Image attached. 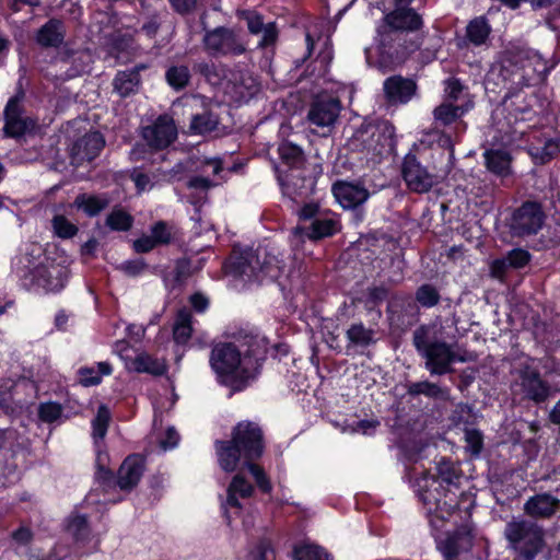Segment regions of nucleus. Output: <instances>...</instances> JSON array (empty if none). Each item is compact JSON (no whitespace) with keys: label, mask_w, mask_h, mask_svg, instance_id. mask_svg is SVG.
I'll list each match as a JSON object with an SVG mask.
<instances>
[{"label":"nucleus","mask_w":560,"mask_h":560,"mask_svg":"<svg viewBox=\"0 0 560 560\" xmlns=\"http://www.w3.org/2000/svg\"><path fill=\"white\" fill-rule=\"evenodd\" d=\"M215 447L219 465L223 470L229 472L246 467L261 491H271V483L265 471L253 463L264 452L262 432L258 424L249 421L240 422L233 430L232 440L218 441Z\"/></svg>","instance_id":"obj_1"},{"label":"nucleus","mask_w":560,"mask_h":560,"mask_svg":"<svg viewBox=\"0 0 560 560\" xmlns=\"http://www.w3.org/2000/svg\"><path fill=\"white\" fill-rule=\"evenodd\" d=\"M12 268L25 288L46 293L61 291L70 276L65 264L43 256L38 244L26 245L23 253L12 260Z\"/></svg>","instance_id":"obj_2"},{"label":"nucleus","mask_w":560,"mask_h":560,"mask_svg":"<svg viewBox=\"0 0 560 560\" xmlns=\"http://www.w3.org/2000/svg\"><path fill=\"white\" fill-rule=\"evenodd\" d=\"M436 477H424L419 483V498L422 501L429 522L435 529H442L457 508V495L450 487L459 479L456 467L448 460L436 466Z\"/></svg>","instance_id":"obj_3"},{"label":"nucleus","mask_w":560,"mask_h":560,"mask_svg":"<svg viewBox=\"0 0 560 560\" xmlns=\"http://www.w3.org/2000/svg\"><path fill=\"white\" fill-rule=\"evenodd\" d=\"M445 326L440 319L422 325L413 331V346L424 359V366L431 375H444L452 372V364L466 362L457 345L446 343Z\"/></svg>","instance_id":"obj_4"},{"label":"nucleus","mask_w":560,"mask_h":560,"mask_svg":"<svg viewBox=\"0 0 560 560\" xmlns=\"http://www.w3.org/2000/svg\"><path fill=\"white\" fill-rule=\"evenodd\" d=\"M243 358L233 343H219L211 352L210 364L221 383L240 389L254 374L260 358L249 349Z\"/></svg>","instance_id":"obj_5"},{"label":"nucleus","mask_w":560,"mask_h":560,"mask_svg":"<svg viewBox=\"0 0 560 560\" xmlns=\"http://www.w3.org/2000/svg\"><path fill=\"white\" fill-rule=\"evenodd\" d=\"M508 548L523 560H534L545 547V533L540 525L524 518H513L504 528Z\"/></svg>","instance_id":"obj_6"},{"label":"nucleus","mask_w":560,"mask_h":560,"mask_svg":"<svg viewBox=\"0 0 560 560\" xmlns=\"http://www.w3.org/2000/svg\"><path fill=\"white\" fill-rule=\"evenodd\" d=\"M512 390L514 395L535 402H542L550 396V387L541 380L539 372L529 364H524L516 370Z\"/></svg>","instance_id":"obj_7"},{"label":"nucleus","mask_w":560,"mask_h":560,"mask_svg":"<svg viewBox=\"0 0 560 560\" xmlns=\"http://www.w3.org/2000/svg\"><path fill=\"white\" fill-rule=\"evenodd\" d=\"M393 135L394 127L387 122L377 127H368L357 131L351 140V147L366 151L373 156H380L393 147Z\"/></svg>","instance_id":"obj_8"},{"label":"nucleus","mask_w":560,"mask_h":560,"mask_svg":"<svg viewBox=\"0 0 560 560\" xmlns=\"http://www.w3.org/2000/svg\"><path fill=\"white\" fill-rule=\"evenodd\" d=\"M225 269L228 272L247 280H261L262 276L277 277L271 270V264L269 261L261 264L258 255L252 249L240 255L234 254L225 265Z\"/></svg>","instance_id":"obj_9"},{"label":"nucleus","mask_w":560,"mask_h":560,"mask_svg":"<svg viewBox=\"0 0 560 560\" xmlns=\"http://www.w3.org/2000/svg\"><path fill=\"white\" fill-rule=\"evenodd\" d=\"M545 218L539 203L527 201L513 212L510 229L516 236L536 234L542 228Z\"/></svg>","instance_id":"obj_10"},{"label":"nucleus","mask_w":560,"mask_h":560,"mask_svg":"<svg viewBox=\"0 0 560 560\" xmlns=\"http://www.w3.org/2000/svg\"><path fill=\"white\" fill-rule=\"evenodd\" d=\"M206 49L214 56H238L246 47L240 36L232 30L218 27L208 32L203 38Z\"/></svg>","instance_id":"obj_11"},{"label":"nucleus","mask_w":560,"mask_h":560,"mask_svg":"<svg viewBox=\"0 0 560 560\" xmlns=\"http://www.w3.org/2000/svg\"><path fill=\"white\" fill-rule=\"evenodd\" d=\"M340 109L338 98L328 94L317 95L310 105L307 119L317 127H329L336 122Z\"/></svg>","instance_id":"obj_12"},{"label":"nucleus","mask_w":560,"mask_h":560,"mask_svg":"<svg viewBox=\"0 0 560 560\" xmlns=\"http://www.w3.org/2000/svg\"><path fill=\"white\" fill-rule=\"evenodd\" d=\"M21 100L22 96H13L4 108L5 125L3 130L7 136L12 138L21 137L36 126L34 119L22 115Z\"/></svg>","instance_id":"obj_13"},{"label":"nucleus","mask_w":560,"mask_h":560,"mask_svg":"<svg viewBox=\"0 0 560 560\" xmlns=\"http://www.w3.org/2000/svg\"><path fill=\"white\" fill-rule=\"evenodd\" d=\"M402 177L407 186L416 192H427L435 183V176L429 173L415 155H407L405 158Z\"/></svg>","instance_id":"obj_14"},{"label":"nucleus","mask_w":560,"mask_h":560,"mask_svg":"<svg viewBox=\"0 0 560 560\" xmlns=\"http://www.w3.org/2000/svg\"><path fill=\"white\" fill-rule=\"evenodd\" d=\"M174 121L168 116H160L152 126L143 128L142 136L149 147L160 150L168 147L176 138Z\"/></svg>","instance_id":"obj_15"},{"label":"nucleus","mask_w":560,"mask_h":560,"mask_svg":"<svg viewBox=\"0 0 560 560\" xmlns=\"http://www.w3.org/2000/svg\"><path fill=\"white\" fill-rule=\"evenodd\" d=\"M474 537L469 530L462 529L448 536L440 544V550L445 560H460L459 558L471 550Z\"/></svg>","instance_id":"obj_16"},{"label":"nucleus","mask_w":560,"mask_h":560,"mask_svg":"<svg viewBox=\"0 0 560 560\" xmlns=\"http://www.w3.org/2000/svg\"><path fill=\"white\" fill-rule=\"evenodd\" d=\"M253 491V486L247 480H245L241 472L233 477L228 488L226 500L222 503V509L228 520L231 518L230 513L232 510H234V514L240 512L241 504L238 502V498H249Z\"/></svg>","instance_id":"obj_17"},{"label":"nucleus","mask_w":560,"mask_h":560,"mask_svg":"<svg viewBox=\"0 0 560 560\" xmlns=\"http://www.w3.org/2000/svg\"><path fill=\"white\" fill-rule=\"evenodd\" d=\"M560 508V500L550 493H539L530 497L524 503V512L530 517L549 518Z\"/></svg>","instance_id":"obj_18"},{"label":"nucleus","mask_w":560,"mask_h":560,"mask_svg":"<svg viewBox=\"0 0 560 560\" xmlns=\"http://www.w3.org/2000/svg\"><path fill=\"white\" fill-rule=\"evenodd\" d=\"M416 92V83L400 75H394L385 80L384 93L392 104H405L411 100Z\"/></svg>","instance_id":"obj_19"},{"label":"nucleus","mask_w":560,"mask_h":560,"mask_svg":"<svg viewBox=\"0 0 560 560\" xmlns=\"http://www.w3.org/2000/svg\"><path fill=\"white\" fill-rule=\"evenodd\" d=\"M332 194L339 205L345 209L355 208L369 198V191L355 184L340 182L332 186Z\"/></svg>","instance_id":"obj_20"},{"label":"nucleus","mask_w":560,"mask_h":560,"mask_svg":"<svg viewBox=\"0 0 560 560\" xmlns=\"http://www.w3.org/2000/svg\"><path fill=\"white\" fill-rule=\"evenodd\" d=\"M242 16L245 20L247 28L252 34L262 35L260 42L258 43L259 47L272 45L277 40L278 31L275 22L265 23L262 16L255 11L243 12Z\"/></svg>","instance_id":"obj_21"},{"label":"nucleus","mask_w":560,"mask_h":560,"mask_svg":"<svg viewBox=\"0 0 560 560\" xmlns=\"http://www.w3.org/2000/svg\"><path fill=\"white\" fill-rule=\"evenodd\" d=\"M339 230V222L329 217L319 215L316 218L311 225V229L303 226H296L293 229V235L295 237H303L306 235L312 240H319L334 235Z\"/></svg>","instance_id":"obj_22"},{"label":"nucleus","mask_w":560,"mask_h":560,"mask_svg":"<svg viewBox=\"0 0 560 560\" xmlns=\"http://www.w3.org/2000/svg\"><path fill=\"white\" fill-rule=\"evenodd\" d=\"M104 144L105 141L100 132H89L74 143L72 153L79 161H91L98 155Z\"/></svg>","instance_id":"obj_23"},{"label":"nucleus","mask_w":560,"mask_h":560,"mask_svg":"<svg viewBox=\"0 0 560 560\" xmlns=\"http://www.w3.org/2000/svg\"><path fill=\"white\" fill-rule=\"evenodd\" d=\"M142 472V459L139 456L127 457L118 470V487L121 490H131L139 482Z\"/></svg>","instance_id":"obj_24"},{"label":"nucleus","mask_w":560,"mask_h":560,"mask_svg":"<svg viewBox=\"0 0 560 560\" xmlns=\"http://www.w3.org/2000/svg\"><path fill=\"white\" fill-rule=\"evenodd\" d=\"M385 23L393 30L417 31L422 26V19L412 9H396L385 16Z\"/></svg>","instance_id":"obj_25"},{"label":"nucleus","mask_w":560,"mask_h":560,"mask_svg":"<svg viewBox=\"0 0 560 560\" xmlns=\"http://www.w3.org/2000/svg\"><path fill=\"white\" fill-rule=\"evenodd\" d=\"M65 25L61 21L51 19L36 33V42L43 47H58L65 39Z\"/></svg>","instance_id":"obj_26"},{"label":"nucleus","mask_w":560,"mask_h":560,"mask_svg":"<svg viewBox=\"0 0 560 560\" xmlns=\"http://www.w3.org/2000/svg\"><path fill=\"white\" fill-rule=\"evenodd\" d=\"M126 369L138 373L163 375L166 372V364L163 360L155 359L150 354L142 352L137 354L133 360L127 361Z\"/></svg>","instance_id":"obj_27"},{"label":"nucleus","mask_w":560,"mask_h":560,"mask_svg":"<svg viewBox=\"0 0 560 560\" xmlns=\"http://www.w3.org/2000/svg\"><path fill=\"white\" fill-rule=\"evenodd\" d=\"M347 348H366L375 342V331L362 323L352 324L346 331Z\"/></svg>","instance_id":"obj_28"},{"label":"nucleus","mask_w":560,"mask_h":560,"mask_svg":"<svg viewBox=\"0 0 560 560\" xmlns=\"http://www.w3.org/2000/svg\"><path fill=\"white\" fill-rule=\"evenodd\" d=\"M491 33V25L485 16L472 19L466 26V38L475 46L483 45Z\"/></svg>","instance_id":"obj_29"},{"label":"nucleus","mask_w":560,"mask_h":560,"mask_svg":"<svg viewBox=\"0 0 560 560\" xmlns=\"http://www.w3.org/2000/svg\"><path fill=\"white\" fill-rule=\"evenodd\" d=\"M140 82L138 71H120L114 79V89L121 97H127L138 92Z\"/></svg>","instance_id":"obj_30"},{"label":"nucleus","mask_w":560,"mask_h":560,"mask_svg":"<svg viewBox=\"0 0 560 560\" xmlns=\"http://www.w3.org/2000/svg\"><path fill=\"white\" fill-rule=\"evenodd\" d=\"M109 203L105 196L81 194L75 197L73 205L83 210L89 217L97 215Z\"/></svg>","instance_id":"obj_31"},{"label":"nucleus","mask_w":560,"mask_h":560,"mask_svg":"<svg viewBox=\"0 0 560 560\" xmlns=\"http://www.w3.org/2000/svg\"><path fill=\"white\" fill-rule=\"evenodd\" d=\"M113 369L108 362H98L96 366H84L79 370V381L84 386L97 385L103 375L112 374Z\"/></svg>","instance_id":"obj_32"},{"label":"nucleus","mask_w":560,"mask_h":560,"mask_svg":"<svg viewBox=\"0 0 560 560\" xmlns=\"http://www.w3.org/2000/svg\"><path fill=\"white\" fill-rule=\"evenodd\" d=\"M486 164L489 171L500 176L509 174L511 158L502 150H488L485 152Z\"/></svg>","instance_id":"obj_33"},{"label":"nucleus","mask_w":560,"mask_h":560,"mask_svg":"<svg viewBox=\"0 0 560 560\" xmlns=\"http://www.w3.org/2000/svg\"><path fill=\"white\" fill-rule=\"evenodd\" d=\"M191 331V314L187 310H180L173 328L174 340L184 345L189 340Z\"/></svg>","instance_id":"obj_34"},{"label":"nucleus","mask_w":560,"mask_h":560,"mask_svg":"<svg viewBox=\"0 0 560 560\" xmlns=\"http://www.w3.org/2000/svg\"><path fill=\"white\" fill-rule=\"evenodd\" d=\"M465 113L462 106H456L451 103H442L434 112L435 124L447 126L457 120Z\"/></svg>","instance_id":"obj_35"},{"label":"nucleus","mask_w":560,"mask_h":560,"mask_svg":"<svg viewBox=\"0 0 560 560\" xmlns=\"http://www.w3.org/2000/svg\"><path fill=\"white\" fill-rule=\"evenodd\" d=\"M110 421V412L104 405L100 406L95 418L92 420V435L97 443L103 440L107 433L108 424Z\"/></svg>","instance_id":"obj_36"},{"label":"nucleus","mask_w":560,"mask_h":560,"mask_svg":"<svg viewBox=\"0 0 560 560\" xmlns=\"http://www.w3.org/2000/svg\"><path fill=\"white\" fill-rule=\"evenodd\" d=\"M408 394L412 396L424 395L431 398H444L447 396V390L434 383L423 381L410 384L408 386Z\"/></svg>","instance_id":"obj_37"},{"label":"nucleus","mask_w":560,"mask_h":560,"mask_svg":"<svg viewBox=\"0 0 560 560\" xmlns=\"http://www.w3.org/2000/svg\"><path fill=\"white\" fill-rule=\"evenodd\" d=\"M177 229L165 221H158L151 226V235L158 245H165L176 236Z\"/></svg>","instance_id":"obj_38"},{"label":"nucleus","mask_w":560,"mask_h":560,"mask_svg":"<svg viewBox=\"0 0 560 560\" xmlns=\"http://www.w3.org/2000/svg\"><path fill=\"white\" fill-rule=\"evenodd\" d=\"M218 126V118L211 113H202L192 117L190 129L195 133L203 135L211 132Z\"/></svg>","instance_id":"obj_39"},{"label":"nucleus","mask_w":560,"mask_h":560,"mask_svg":"<svg viewBox=\"0 0 560 560\" xmlns=\"http://www.w3.org/2000/svg\"><path fill=\"white\" fill-rule=\"evenodd\" d=\"M560 152V138L549 139L541 148H532L530 154L538 163H546Z\"/></svg>","instance_id":"obj_40"},{"label":"nucleus","mask_w":560,"mask_h":560,"mask_svg":"<svg viewBox=\"0 0 560 560\" xmlns=\"http://www.w3.org/2000/svg\"><path fill=\"white\" fill-rule=\"evenodd\" d=\"M133 219L121 209L113 210L106 218V225L114 231H128Z\"/></svg>","instance_id":"obj_41"},{"label":"nucleus","mask_w":560,"mask_h":560,"mask_svg":"<svg viewBox=\"0 0 560 560\" xmlns=\"http://www.w3.org/2000/svg\"><path fill=\"white\" fill-rule=\"evenodd\" d=\"M54 233L60 238H71L77 235L79 229L65 215L57 214L51 220Z\"/></svg>","instance_id":"obj_42"},{"label":"nucleus","mask_w":560,"mask_h":560,"mask_svg":"<svg viewBox=\"0 0 560 560\" xmlns=\"http://www.w3.org/2000/svg\"><path fill=\"white\" fill-rule=\"evenodd\" d=\"M166 81L172 88L176 90L183 89L189 81L188 68L185 66L171 67L166 71Z\"/></svg>","instance_id":"obj_43"},{"label":"nucleus","mask_w":560,"mask_h":560,"mask_svg":"<svg viewBox=\"0 0 560 560\" xmlns=\"http://www.w3.org/2000/svg\"><path fill=\"white\" fill-rule=\"evenodd\" d=\"M295 560H330L329 555L318 546L304 545L294 549Z\"/></svg>","instance_id":"obj_44"},{"label":"nucleus","mask_w":560,"mask_h":560,"mask_svg":"<svg viewBox=\"0 0 560 560\" xmlns=\"http://www.w3.org/2000/svg\"><path fill=\"white\" fill-rule=\"evenodd\" d=\"M278 152L282 161L290 165L299 164L303 160L302 150L291 142H282Z\"/></svg>","instance_id":"obj_45"},{"label":"nucleus","mask_w":560,"mask_h":560,"mask_svg":"<svg viewBox=\"0 0 560 560\" xmlns=\"http://www.w3.org/2000/svg\"><path fill=\"white\" fill-rule=\"evenodd\" d=\"M67 530L77 539H84L89 533L88 521L82 515H73L69 518Z\"/></svg>","instance_id":"obj_46"},{"label":"nucleus","mask_w":560,"mask_h":560,"mask_svg":"<svg viewBox=\"0 0 560 560\" xmlns=\"http://www.w3.org/2000/svg\"><path fill=\"white\" fill-rule=\"evenodd\" d=\"M417 301L424 307H432L440 301L438 290L431 284L421 285L416 293Z\"/></svg>","instance_id":"obj_47"},{"label":"nucleus","mask_w":560,"mask_h":560,"mask_svg":"<svg viewBox=\"0 0 560 560\" xmlns=\"http://www.w3.org/2000/svg\"><path fill=\"white\" fill-rule=\"evenodd\" d=\"M505 257L512 269H521L530 261V254L523 248H514Z\"/></svg>","instance_id":"obj_48"},{"label":"nucleus","mask_w":560,"mask_h":560,"mask_svg":"<svg viewBox=\"0 0 560 560\" xmlns=\"http://www.w3.org/2000/svg\"><path fill=\"white\" fill-rule=\"evenodd\" d=\"M38 411L39 418L45 422H54L62 413L61 406L56 402L42 404Z\"/></svg>","instance_id":"obj_49"},{"label":"nucleus","mask_w":560,"mask_h":560,"mask_svg":"<svg viewBox=\"0 0 560 560\" xmlns=\"http://www.w3.org/2000/svg\"><path fill=\"white\" fill-rule=\"evenodd\" d=\"M511 268L506 257L494 259L489 265L490 276L498 280H503L508 270Z\"/></svg>","instance_id":"obj_50"},{"label":"nucleus","mask_w":560,"mask_h":560,"mask_svg":"<svg viewBox=\"0 0 560 560\" xmlns=\"http://www.w3.org/2000/svg\"><path fill=\"white\" fill-rule=\"evenodd\" d=\"M296 177L298 176H295L292 172L291 174L285 175V178H279L283 192L291 198H295L298 196L303 195V192L301 191L303 185L299 186L298 183L294 182Z\"/></svg>","instance_id":"obj_51"},{"label":"nucleus","mask_w":560,"mask_h":560,"mask_svg":"<svg viewBox=\"0 0 560 560\" xmlns=\"http://www.w3.org/2000/svg\"><path fill=\"white\" fill-rule=\"evenodd\" d=\"M465 441L469 452L478 455L482 448V435L478 430L471 429L465 431Z\"/></svg>","instance_id":"obj_52"},{"label":"nucleus","mask_w":560,"mask_h":560,"mask_svg":"<svg viewBox=\"0 0 560 560\" xmlns=\"http://www.w3.org/2000/svg\"><path fill=\"white\" fill-rule=\"evenodd\" d=\"M528 60L529 63L534 67V71L539 75L547 74L553 67L552 65H549L548 61H546L541 55L536 51H533L528 55Z\"/></svg>","instance_id":"obj_53"},{"label":"nucleus","mask_w":560,"mask_h":560,"mask_svg":"<svg viewBox=\"0 0 560 560\" xmlns=\"http://www.w3.org/2000/svg\"><path fill=\"white\" fill-rule=\"evenodd\" d=\"M214 184L203 176H194L187 182V187L189 189L196 190L200 194L207 192L210 187Z\"/></svg>","instance_id":"obj_54"},{"label":"nucleus","mask_w":560,"mask_h":560,"mask_svg":"<svg viewBox=\"0 0 560 560\" xmlns=\"http://www.w3.org/2000/svg\"><path fill=\"white\" fill-rule=\"evenodd\" d=\"M159 246L156 242L154 241L153 236L150 235H142L140 238L136 240L133 242V249L137 253H148Z\"/></svg>","instance_id":"obj_55"},{"label":"nucleus","mask_w":560,"mask_h":560,"mask_svg":"<svg viewBox=\"0 0 560 560\" xmlns=\"http://www.w3.org/2000/svg\"><path fill=\"white\" fill-rule=\"evenodd\" d=\"M120 269L129 276H137L145 269V264L142 259L128 260L120 265Z\"/></svg>","instance_id":"obj_56"},{"label":"nucleus","mask_w":560,"mask_h":560,"mask_svg":"<svg viewBox=\"0 0 560 560\" xmlns=\"http://www.w3.org/2000/svg\"><path fill=\"white\" fill-rule=\"evenodd\" d=\"M131 179L133 180L139 192L148 190L152 187L151 180L148 175L135 170L131 173Z\"/></svg>","instance_id":"obj_57"},{"label":"nucleus","mask_w":560,"mask_h":560,"mask_svg":"<svg viewBox=\"0 0 560 560\" xmlns=\"http://www.w3.org/2000/svg\"><path fill=\"white\" fill-rule=\"evenodd\" d=\"M179 435L174 428H168L165 433V438L160 441L161 447L166 451L177 446Z\"/></svg>","instance_id":"obj_58"},{"label":"nucleus","mask_w":560,"mask_h":560,"mask_svg":"<svg viewBox=\"0 0 560 560\" xmlns=\"http://www.w3.org/2000/svg\"><path fill=\"white\" fill-rule=\"evenodd\" d=\"M463 90L460 82L456 79H448L445 81V93L451 98L456 101Z\"/></svg>","instance_id":"obj_59"},{"label":"nucleus","mask_w":560,"mask_h":560,"mask_svg":"<svg viewBox=\"0 0 560 560\" xmlns=\"http://www.w3.org/2000/svg\"><path fill=\"white\" fill-rule=\"evenodd\" d=\"M319 214V207L315 203H306L303 206V208L299 212V217L301 220H315L318 218Z\"/></svg>","instance_id":"obj_60"},{"label":"nucleus","mask_w":560,"mask_h":560,"mask_svg":"<svg viewBox=\"0 0 560 560\" xmlns=\"http://www.w3.org/2000/svg\"><path fill=\"white\" fill-rule=\"evenodd\" d=\"M129 351L130 346L127 341L118 340L115 342L114 352L124 360L125 364L127 363V361L133 360V358L129 355Z\"/></svg>","instance_id":"obj_61"},{"label":"nucleus","mask_w":560,"mask_h":560,"mask_svg":"<svg viewBox=\"0 0 560 560\" xmlns=\"http://www.w3.org/2000/svg\"><path fill=\"white\" fill-rule=\"evenodd\" d=\"M173 8L179 13H188L195 9L197 0H170Z\"/></svg>","instance_id":"obj_62"},{"label":"nucleus","mask_w":560,"mask_h":560,"mask_svg":"<svg viewBox=\"0 0 560 560\" xmlns=\"http://www.w3.org/2000/svg\"><path fill=\"white\" fill-rule=\"evenodd\" d=\"M242 85L246 89L247 93L240 92L242 97L245 96H252L258 91V83L256 79H254L252 75L247 74L246 77H243L242 79Z\"/></svg>","instance_id":"obj_63"},{"label":"nucleus","mask_w":560,"mask_h":560,"mask_svg":"<svg viewBox=\"0 0 560 560\" xmlns=\"http://www.w3.org/2000/svg\"><path fill=\"white\" fill-rule=\"evenodd\" d=\"M13 539L18 544H27L32 539V533L27 527H20L18 530L12 534Z\"/></svg>","instance_id":"obj_64"}]
</instances>
